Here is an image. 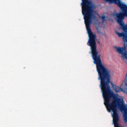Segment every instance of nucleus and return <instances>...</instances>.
I'll return each instance as SVG.
<instances>
[{
    "mask_svg": "<svg viewBox=\"0 0 127 127\" xmlns=\"http://www.w3.org/2000/svg\"><path fill=\"white\" fill-rule=\"evenodd\" d=\"M82 0V13L83 15L84 23L88 34L89 40L87 45L90 47V52L92 54L94 64L96 65L97 71L98 73V79L100 81V87H111V74L110 70L105 66V64L102 63L101 55H98L97 51V35L92 32L90 25L93 20L96 19V15L94 14L93 9V2L89 0Z\"/></svg>",
    "mask_w": 127,
    "mask_h": 127,
    "instance_id": "obj_1",
    "label": "nucleus"
},
{
    "mask_svg": "<svg viewBox=\"0 0 127 127\" xmlns=\"http://www.w3.org/2000/svg\"><path fill=\"white\" fill-rule=\"evenodd\" d=\"M115 91L116 93H119V92H121V91H123V89L121 87L118 86L115 88Z\"/></svg>",
    "mask_w": 127,
    "mask_h": 127,
    "instance_id": "obj_2",
    "label": "nucleus"
},
{
    "mask_svg": "<svg viewBox=\"0 0 127 127\" xmlns=\"http://www.w3.org/2000/svg\"><path fill=\"white\" fill-rule=\"evenodd\" d=\"M100 18H102V21H106V16H102L100 17Z\"/></svg>",
    "mask_w": 127,
    "mask_h": 127,
    "instance_id": "obj_3",
    "label": "nucleus"
},
{
    "mask_svg": "<svg viewBox=\"0 0 127 127\" xmlns=\"http://www.w3.org/2000/svg\"><path fill=\"white\" fill-rule=\"evenodd\" d=\"M98 33H100V31H98Z\"/></svg>",
    "mask_w": 127,
    "mask_h": 127,
    "instance_id": "obj_4",
    "label": "nucleus"
}]
</instances>
